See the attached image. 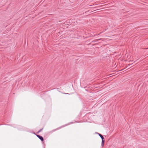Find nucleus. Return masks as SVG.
I'll list each match as a JSON object with an SVG mask.
<instances>
[{"instance_id":"obj_7","label":"nucleus","mask_w":148,"mask_h":148,"mask_svg":"<svg viewBox=\"0 0 148 148\" xmlns=\"http://www.w3.org/2000/svg\"><path fill=\"white\" fill-rule=\"evenodd\" d=\"M65 94H68V93H66Z\"/></svg>"},{"instance_id":"obj_6","label":"nucleus","mask_w":148,"mask_h":148,"mask_svg":"<svg viewBox=\"0 0 148 148\" xmlns=\"http://www.w3.org/2000/svg\"><path fill=\"white\" fill-rule=\"evenodd\" d=\"M92 5H89V6H92Z\"/></svg>"},{"instance_id":"obj_3","label":"nucleus","mask_w":148,"mask_h":148,"mask_svg":"<svg viewBox=\"0 0 148 148\" xmlns=\"http://www.w3.org/2000/svg\"><path fill=\"white\" fill-rule=\"evenodd\" d=\"M104 142H105V140H102L101 144V145L102 147L103 146Z\"/></svg>"},{"instance_id":"obj_5","label":"nucleus","mask_w":148,"mask_h":148,"mask_svg":"<svg viewBox=\"0 0 148 148\" xmlns=\"http://www.w3.org/2000/svg\"><path fill=\"white\" fill-rule=\"evenodd\" d=\"M58 129H59L58 128H57V129H55L54 130H53V131H55L56 130H57Z\"/></svg>"},{"instance_id":"obj_2","label":"nucleus","mask_w":148,"mask_h":148,"mask_svg":"<svg viewBox=\"0 0 148 148\" xmlns=\"http://www.w3.org/2000/svg\"><path fill=\"white\" fill-rule=\"evenodd\" d=\"M97 134H98L99 136L101 138L102 140L104 139V138L103 137L101 134H99V133H97Z\"/></svg>"},{"instance_id":"obj_4","label":"nucleus","mask_w":148,"mask_h":148,"mask_svg":"<svg viewBox=\"0 0 148 148\" xmlns=\"http://www.w3.org/2000/svg\"><path fill=\"white\" fill-rule=\"evenodd\" d=\"M43 128H42V129H40V130H39L37 132V133L38 134L39 132H41L43 129Z\"/></svg>"},{"instance_id":"obj_1","label":"nucleus","mask_w":148,"mask_h":148,"mask_svg":"<svg viewBox=\"0 0 148 148\" xmlns=\"http://www.w3.org/2000/svg\"><path fill=\"white\" fill-rule=\"evenodd\" d=\"M36 136L39 138L40 139V140L42 141H44V139H43V137L41 136H40L39 135H36Z\"/></svg>"}]
</instances>
